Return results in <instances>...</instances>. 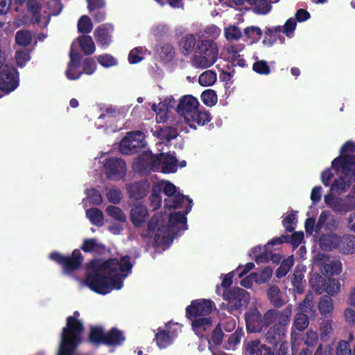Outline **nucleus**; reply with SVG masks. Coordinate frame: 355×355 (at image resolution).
<instances>
[{"instance_id":"obj_1","label":"nucleus","mask_w":355,"mask_h":355,"mask_svg":"<svg viewBox=\"0 0 355 355\" xmlns=\"http://www.w3.org/2000/svg\"><path fill=\"white\" fill-rule=\"evenodd\" d=\"M128 255L119 259H92L87 264L85 284L96 293L105 295L113 288L119 290L123 286V278L131 272L132 263Z\"/></svg>"},{"instance_id":"obj_2","label":"nucleus","mask_w":355,"mask_h":355,"mask_svg":"<svg viewBox=\"0 0 355 355\" xmlns=\"http://www.w3.org/2000/svg\"><path fill=\"white\" fill-rule=\"evenodd\" d=\"M80 315L78 311L73 315L67 318V325L62 329L61 341L58 355H73L74 351L81 343L80 335L84 330L83 323L77 319Z\"/></svg>"},{"instance_id":"obj_3","label":"nucleus","mask_w":355,"mask_h":355,"mask_svg":"<svg viewBox=\"0 0 355 355\" xmlns=\"http://www.w3.org/2000/svg\"><path fill=\"white\" fill-rule=\"evenodd\" d=\"M218 46L213 39L199 37L191 63L196 69H207L218 60Z\"/></svg>"},{"instance_id":"obj_4","label":"nucleus","mask_w":355,"mask_h":355,"mask_svg":"<svg viewBox=\"0 0 355 355\" xmlns=\"http://www.w3.org/2000/svg\"><path fill=\"white\" fill-rule=\"evenodd\" d=\"M293 311V306L288 305L282 311L276 310V316L274 320V324L269 327L265 334L266 340L276 347L278 345H286L284 339L286 336L287 326L291 321Z\"/></svg>"},{"instance_id":"obj_5","label":"nucleus","mask_w":355,"mask_h":355,"mask_svg":"<svg viewBox=\"0 0 355 355\" xmlns=\"http://www.w3.org/2000/svg\"><path fill=\"white\" fill-rule=\"evenodd\" d=\"M331 166L336 171L342 169L344 176L334 180L331 191H345L351 183L355 182V155H340L332 161Z\"/></svg>"},{"instance_id":"obj_6","label":"nucleus","mask_w":355,"mask_h":355,"mask_svg":"<svg viewBox=\"0 0 355 355\" xmlns=\"http://www.w3.org/2000/svg\"><path fill=\"white\" fill-rule=\"evenodd\" d=\"M154 235V245L170 244L174 239V232L170 225L162 223V217L155 214L149 220L147 229L141 233L143 239H150Z\"/></svg>"},{"instance_id":"obj_7","label":"nucleus","mask_w":355,"mask_h":355,"mask_svg":"<svg viewBox=\"0 0 355 355\" xmlns=\"http://www.w3.org/2000/svg\"><path fill=\"white\" fill-rule=\"evenodd\" d=\"M276 313V309H268L263 315L257 308L250 309L244 315L248 332H260L264 327L273 324Z\"/></svg>"},{"instance_id":"obj_8","label":"nucleus","mask_w":355,"mask_h":355,"mask_svg":"<svg viewBox=\"0 0 355 355\" xmlns=\"http://www.w3.org/2000/svg\"><path fill=\"white\" fill-rule=\"evenodd\" d=\"M223 297L227 303H223L221 309L227 311L230 313H234L235 311L246 306L249 303L250 295L244 289L239 287H233L231 289L223 291Z\"/></svg>"},{"instance_id":"obj_9","label":"nucleus","mask_w":355,"mask_h":355,"mask_svg":"<svg viewBox=\"0 0 355 355\" xmlns=\"http://www.w3.org/2000/svg\"><path fill=\"white\" fill-rule=\"evenodd\" d=\"M49 259L60 265L65 274H69L80 269L84 259L78 249L74 250L71 255L67 256L54 251L49 254Z\"/></svg>"},{"instance_id":"obj_10","label":"nucleus","mask_w":355,"mask_h":355,"mask_svg":"<svg viewBox=\"0 0 355 355\" xmlns=\"http://www.w3.org/2000/svg\"><path fill=\"white\" fill-rule=\"evenodd\" d=\"M145 146L144 134L141 131L130 132L124 137L119 144V150L123 155L138 153Z\"/></svg>"},{"instance_id":"obj_11","label":"nucleus","mask_w":355,"mask_h":355,"mask_svg":"<svg viewBox=\"0 0 355 355\" xmlns=\"http://www.w3.org/2000/svg\"><path fill=\"white\" fill-rule=\"evenodd\" d=\"M214 306V303L211 300H192L191 304L186 308V317L189 320L198 317H207L211 313Z\"/></svg>"},{"instance_id":"obj_12","label":"nucleus","mask_w":355,"mask_h":355,"mask_svg":"<svg viewBox=\"0 0 355 355\" xmlns=\"http://www.w3.org/2000/svg\"><path fill=\"white\" fill-rule=\"evenodd\" d=\"M17 70L9 65H6L0 73V98L3 94H8L18 87Z\"/></svg>"},{"instance_id":"obj_13","label":"nucleus","mask_w":355,"mask_h":355,"mask_svg":"<svg viewBox=\"0 0 355 355\" xmlns=\"http://www.w3.org/2000/svg\"><path fill=\"white\" fill-rule=\"evenodd\" d=\"M104 170L108 179L119 180L126 174V164L121 158L109 157L105 160Z\"/></svg>"},{"instance_id":"obj_14","label":"nucleus","mask_w":355,"mask_h":355,"mask_svg":"<svg viewBox=\"0 0 355 355\" xmlns=\"http://www.w3.org/2000/svg\"><path fill=\"white\" fill-rule=\"evenodd\" d=\"M324 202L336 214L343 215L354 210L349 196L342 198L328 194L324 196Z\"/></svg>"},{"instance_id":"obj_15","label":"nucleus","mask_w":355,"mask_h":355,"mask_svg":"<svg viewBox=\"0 0 355 355\" xmlns=\"http://www.w3.org/2000/svg\"><path fill=\"white\" fill-rule=\"evenodd\" d=\"M311 301L308 300V296L300 304L299 310L300 312L297 313L295 315L293 326L292 332L293 334L294 329L299 331H303L305 330L309 324V318L304 313L307 311V309L311 306Z\"/></svg>"},{"instance_id":"obj_16","label":"nucleus","mask_w":355,"mask_h":355,"mask_svg":"<svg viewBox=\"0 0 355 355\" xmlns=\"http://www.w3.org/2000/svg\"><path fill=\"white\" fill-rule=\"evenodd\" d=\"M243 352L245 355H275V350L263 344L259 339L245 342Z\"/></svg>"},{"instance_id":"obj_17","label":"nucleus","mask_w":355,"mask_h":355,"mask_svg":"<svg viewBox=\"0 0 355 355\" xmlns=\"http://www.w3.org/2000/svg\"><path fill=\"white\" fill-rule=\"evenodd\" d=\"M126 189L130 198L139 200L148 195L150 189V183L147 180L133 182L126 184Z\"/></svg>"},{"instance_id":"obj_18","label":"nucleus","mask_w":355,"mask_h":355,"mask_svg":"<svg viewBox=\"0 0 355 355\" xmlns=\"http://www.w3.org/2000/svg\"><path fill=\"white\" fill-rule=\"evenodd\" d=\"M114 26L109 23L101 24L96 28L94 36L97 44L103 48L107 47L112 42V33Z\"/></svg>"},{"instance_id":"obj_19","label":"nucleus","mask_w":355,"mask_h":355,"mask_svg":"<svg viewBox=\"0 0 355 355\" xmlns=\"http://www.w3.org/2000/svg\"><path fill=\"white\" fill-rule=\"evenodd\" d=\"M199 103L195 97L191 95H185L182 96L176 107V112L182 116L185 119V116H189L191 113L198 108Z\"/></svg>"},{"instance_id":"obj_20","label":"nucleus","mask_w":355,"mask_h":355,"mask_svg":"<svg viewBox=\"0 0 355 355\" xmlns=\"http://www.w3.org/2000/svg\"><path fill=\"white\" fill-rule=\"evenodd\" d=\"M210 114L207 111H200L197 108L191 115L185 116V123L193 129H196L197 125H204L211 121Z\"/></svg>"},{"instance_id":"obj_21","label":"nucleus","mask_w":355,"mask_h":355,"mask_svg":"<svg viewBox=\"0 0 355 355\" xmlns=\"http://www.w3.org/2000/svg\"><path fill=\"white\" fill-rule=\"evenodd\" d=\"M148 215L146 207L139 205L131 209L130 218L135 227H141L146 222Z\"/></svg>"},{"instance_id":"obj_22","label":"nucleus","mask_w":355,"mask_h":355,"mask_svg":"<svg viewBox=\"0 0 355 355\" xmlns=\"http://www.w3.org/2000/svg\"><path fill=\"white\" fill-rule=\"evenodd\" d=\"M188 205L185 206V210L184 211H176L173 214H171L168 217V223L167 225H170V228L173 230L176 225L179 224H183L187 228V217L186 215L189 213L192 207V200L187 198Z\"/></svg>"},{"instance_id":"obj_23","label":"nucleus","mask_w":355,"mask_h":355,"mask_svg":"<svg viewBox=\"0 0 355 355\" xmlns=\"http://www.w3.org/2000/svg\"><path fill=\"white\" fill-rule=\"evenodd\" d=\"M198 41L194 34L188 33L184 35L178 43L179 49L182 55L188 56L193 51L197 46Z\"/></svg>"},{"instance_id":"obj_24","label":"nucleus","mask_w":355,"mask_h":355,"mask_svg":"<svg viewBox=\"0 0 355 355\" xmlns=\"http://www.w3.org/2000/svg\"><path fill=\"white\" fill-rule=\"evenodd\" d=\"M104 345L107 346H120L125 340L123 333L116 327H112L105 333Z\"/></svg>"},{"instance_id":"obj_25","label":"nucleus","mask_w":355,"mask_h":355,"mask_svg":"<svg viewBox=\"0 0 355 355\" xmlns=\"http://www.w3.org/2000/svg\"><path fill=\"white\" fill-rule=\"evenodd\" d=\"M340 242L341 237L336 234H323L319 240L320 247L325 251H330L340 248Z\"/></svg>"},{"instance_id":"obj_26","label":"nucleus","mask_w":355,"mask_h":355,"mask_svg":"<svg viewBox=\"0 0 355 355\" xmlns=\"http://www.w3.org/2000/svg\"><path fill=\"white\" fill-rule=\"evenodd\" d=\"M282 31V26H281L267 28L262 43L268 46H272L277 40H280L283 43L284 37L281 35Z\"/></svg>"},{"instance_id":"obj_27","label":"nucleus","mask_w":355,"mask_h":355,"mask_svg":"<svg viewBox=\"0 0 355 355\" xmlns=\"http://www.w3.org/2000/svg\"><path fill=\"white\" fill-rule=\"evenodd\" d=\"M267 296L270 304L275 308H281L286 304V301L284 299L279 288L276 285L270 286L267 290Z\"/></svg>"},{"instance_id":"obj_28","label":"nucleus","mask_w":355,"mask_h":355,"mask_svg":"<svg viewBox=\"0 0 355 355\" xmlns=\"http://www.w3.org/2000/svg\"><path fill=\"white\" fill-rule=\"evenodd\" d=\"M213 321L210 317L196 318L192 321V329L198 336H202L205 332L209 331Z\"/></svg>"},{"instance_id":"obj_29","label":"nucleus","mask_w":355,"mask_h":355,"mask_svg":"<svg viewBox=\"0 0 355 355\" xmlns=\"http://www.w3.org/2000/svg\"><path fill=\"white\" fill-rule=\"evenodd\" d=\"M164 153L153 155L150 153H144L138 157L139 162H144V164L150 166L151 168H155L160 164H162Z\"/></svg>"},{"instance_id":"obj_30","label":"nucleus","mask_w":355,"mask_h":355,"mask_svg":"<svg viewBox=\"0 0 355 355\" xmlns=\"http://www.w3.org/2000/svg\"><path fill=\"white\" fill-rule=\"evenodd\" d=\"M105 336V333L104 332L103 327H91L88 336V341L96 346L104 345Z\"/></svg>"},{"instance_id":"obj_31","label":"nucleus","mask_w":355,"mask_h":355,"mask_svg":"<svg viewBox=\"0 0 355 355\" xmlns=\"http://www.w3.org/2000/svg\"><path fill=\"white\" fill-rule=\"evenodd\" d=\"M85 252H96L101 254L105 252V246L102 243H98L96 239H86L80 247Z\"/></svg>"},{"instance_id":"obj_32","label":"nucleus","mask_w":355,"mask_h":355,"mask_svg":"<svg viewBox=\"0 0 355 355\" xmlns=\"http://www.w3.org/2000/svg\"><path fill=\"white\" fill-rule=\"evenodd\" d=\"M157 52L161 60L165 63L171 62L176 54L174 46L170 43L162 44Z\"/></svg>"},{"instance_id":"obj_33","label":"nucleus","mask_w":355,"mask_h":355,"mask_svg":"<svg viewBox=\"0 0 355 355\" xmlns=\"http://www.w3.org/2000/svg\"><path fill=\"white\" fill-rule=\"evenodd\" d=\"M79 46L85 55H92L95 51V44L91 36L81 35L78 37Z\"/></svg>"},{"instance_id":"obj_34","label":"nucleus","mask_w":355,"mask_h":355,"mask_svg":"<svg viewBox=\"0 0 355 355\" xmlns=\"http://www.w3.org/2000/svg\"><path fill=\"white\" fill-rule=\"evenodd\" d=\"M86 216L89 219L91 223L97 227H102L104 222V216L103 211L95 207L89 208L86 210Z\"/></svg>"},{"instance_id":"obj_35","label":"nucleus","mask_w":355,"mask_h":355,"mask_svg":"<svg viewBox=\"0 0 355 355\" xmlns=\"http://www.w3.org/2000/svg\"><path fill=\"white\" fill-rule=\"evenodd\" d=\"M187 198L182 193H178L170 198L164 200L165 207L169 209H180L183 207V205L187 202L188 203Z\"/></svg>"},{"instance_id":"obj_36","label":"nucleus","mask_w":355,"mask_h":355,"mask_svg":"<svg viewBox=\"0 0 355 355\" xmlns=\"http://www.w3.org/2000/svg\"><path fill=\"white\" fill-rule=\"evenodd\" d=\"M340 251L344 254L355 252V236L347 234L341 237Z\"/></svg>"},{"instance_id":"obj_37","label":"nucleus","mask_w":355,"mask_h":355,"mask_svg":"<svg viewBox=\"0 0 355 355\" xmlns=\"http://www.w3.org/2000/svg\"><path fill=\"white\" fill-rule=\"evenodd\" d=\"M162 192V184L157 183L153 185L150 195V205L153 209H157L162 205L161 193Z\"/></svg>"},{"instance_id":"obj_38","label":"nucleus","mask_w":355,"mask_h":355,"mask_svg":"<svg viewBox=\"0 0 355 355\" xmlns=\"http://www.w3.org/2000/svg\"><path fill=\"white\" fill-rule=\"evenodd\" d=\"M154 340L160 349L166 348L171 343L169 333L161 327L157 329Z\"/></svg>"},{"instance_id":"obj_39","label":"nucleus","mask_w":355,"mask_h":355,"mask_svg":"<svg viewBox=\"0 0 355 355\" xmlns=\"http://www.w3.org/2000/svg\"><path fill=\"white\" fill-rule=\"evenodd\" d=\"M244 335L242 328H237L234 333L230 334L225 341L223 347L226 349H234L240 343L241 338Z\"/></svg>"},{"instance_id":"obj_40","label":"nucleus","mask_w":355,"mask_h":355,"mask_svg":"<svg viewBox=\"0 0 355 355\" xmlns=\"http://www.w3.org/2000/svg\"><path fill=\"white\" fill-rule=\"evenodd\" d=\"M28 11L32 14V21L34 24H40L41 22V6L37 0H28L26 3Z\"/></svg>"},{"instance_id":"obj_41","label":"nucleus","mask_w":355,"mask_h":355,"mask_svg":"<svg viewBox=\"0 0 355 355\" xmlns=\"http://www.w3.org/2000/svg\"><path fill=\"white\" fill-rule=\"evenodd\" d=\"M318 309L321 315L325 317L331 314L334 310L333 300L331 297L328 295L322 296L319 301Z\"/></svg>"},{"instance_id":"obj_42","label":"nucleus","mask_w":355,"mask_h":355,"mask_svg":"<svg viewBox=\"0 0 355 355\" xmlns=\"http://www.w3.org/2000/svg\"><path fill=\"white\" fill-rule=\"evenodd\" d=\"M178 160L175 157L171 155H166L163 157L162 172L164 173H171L176 171Z\"/></svg>"},{"instance_id":"obj_43","label":"nucleus","mask_w":355,"mask_h":355,"mask_svg":"<svg viewBox=\"0 0 355 355\" xmlns=\"http://www.w3.org/2000/svg\"><path fill=\"white\" fill-rule=\"evenodd\" d=\"M78 31L83 35L89 33L93 28V24L87 15H82L77 24Z\"/></svg>"},{"instance_id":"obj_44","label":"nucleus","mask_w":355,"mask_h":355,"mask_svg":"<svg viewBox=\"0 0 355 355\" xmlns=\"http://www.w3.org/2000/svg\"><path fill=\"white\" fill-rule=\"evenodd\" d=\"M326 278L319 274H314L309 280L312 289L318 294L322 293V288L325 285Z\"/></svg>"},{"instance_id":"obj_45","label":"nucleus","mask_w":355,"mask_h":355,"mask_svg":"<svg viewBox=\"0 0 355 355\" xmlns=\"http://www.w3.org/2000/svg\"><path fill=\"white\" fill-rule=\"evenodd\" d=\"M293 263L294 260L292 257L284 259L276 270V277L279 279L285 277L293 266Z\"/></svg>"},{"instance_id":"obj_46","label":"nucleus","mask_w":355,"mask_h":355,"mask_svg":"<svg viewBox=\"0 0 355 355\" xmlns=\"http://www.w3.org/2000/svg\"><path fill=\"white\" fill-rule=\"evenodd\" d=\"M216 81V73L211 70H207L202 73L198 78L200 85L207 87L212 85Z\"/></svg>"},{"instance_id":"obj_47","label":"nucleus","mask_w":355,"mask_h":355,"mask_svg":"<svg viewBox=\"0 0 355 355\" xmlns=\"http://www.w3.org/2000/svg\"><path fill=\"white\" fill-rule=\"evenodd\" d=\"M106 214L114 218L115 220L121 223H125L126 221V216L123 212L122 209L114 205H109L105 209Z\"/></svg>"},{"instance_id":"obj_48","label":"nucleus","mask_w":355,"mask_h":355,"mask_svg":"<svg viewBox=\"0 0 355 355\" xmlns=\"http://www.w3.org/2000/svg\"><path fill=\"white\" fill-rule=\"evenodd\" d=\"M32 41V35L27 30H20L16 33L15 42L21 46H28Z\"/></svg>"},{"instance_id":"obj_49","label":"nucleus","mask_w":355,"mask_h":355,"mask_svg":"<svg viewBox=\"0 0 355 355\" xmlns=\"http://www.w3.org/2000/svg\"><path fill=\"white\" fill-rule=\"evenodd\" d=\"M353 340L352 335H350L348 340H340L336 347V355H353L350 343Z\"/></svg>"},{"instance_id":"obj_50","label":"nucleus","mask_w":355,"mask_h":355,"mask_svg":"<svg viewBox=\"0 0 355 355\" xmlns=\"http://www.w3.org/2000/svg\"><path fill=\"white\" fill-rule=\"evenodd\" d=\"M340 290V283L337 279L326 278L325 285L322 288V293L325 292L329 295H334Z\"/></svg>"},{"instance_id":"obj_51","label":"nucleus","mask_w":355,"mask_h":355,"mask_svg":"<svg viewBox=\"0 0 355 355\" xmlns=\"http://www.w3.org/2000/svg\"><path fill=\"white\" fill-rule=\"evenodd\" d=\"M262 31L259 27L250 26L244 29V35L252 40V42H258L262 36Z\"/></svg>"},{"instance_id":"obj_52","label":"nucleus","mask_w":355,"mask_h":355,"mask_svg":"<svg viewBox=\"0 0 355 355\" xmlns=\"http://www.w3.org/2000/svg\"><path fill=\"white\" fill-rule=\"evenodd\" d=\"M201 100L207 106L211 107L217 102V95L213 89H206L201 94Z\"/></svg>"},{"instance_id":"obj_53","label":"nucleus","mask_w":355,"mask_h":355,"mask_svg":"<svg viewBox=\"0 0 355 355\" xmlns=\"http://www.w3.org/2000/svg\"><path fill=\"white\" fill-rule=\"evenodd\" d=\"M333 330L332 320L327 319L322 321L320 324V338L325 341L329 337Z\"/></svg>"},{"instance_id":"obj_54","label":"nucleus","mask_w":355,"mask_h":355,"mask_svg":"<svg viewBox=\"0 0 355 355\" xmlns=\"http://www.w3.org/2000/svg\"><path fill=\"white\" fill-rule=\"evenodd\" d=\"M224 337V333L221 329L220 324L218 323L213 329L211 337L207 340H210L215 346H219L222 344Z\"/></svg>"},{"instance_id":"obj_55","label":"nucleus","mask_w":355,"mask_h":355,"mask_svg":"<svg viewBox=\"0 0 355 355\" xmlns=\"http://www.w3.org/2000/svg\"><path fill=\"white\" fill-rule=\"evenodd\" d=\"M250 5L254 6V10L258 14L266 15L271 10V5L268 0H255L254 3Z\"/></svg>"},{"instance_id":"obj_56","label":"nucleus","mask_w":355,"mask_h":355,"mask_svg":"<svg viewBox=\"0 0 355 355\" xmlns=\"http://www.w3.org/2000/svg\"><path fill=\"white\" fill-rule=\"evenodd\" d=\"M151 32L157 40H159L168 36L169 28L164 24H159L153 27Z\"/></svg>"},{"instance_id":"obj_57","label":"nucleus","mask_w":355,"mask_h":355,"mask_svg":"<svg viewBox=\"0 0 355 355\" xmlns=\"http://www.w3.org/2000/svg\"><path fill=\"white\" fill-rule=\"evenodd\" d=\"M225 35L227 40H238L242 35L241 30L236 26H229L226 28Z\"/></svg>"},{"instance_id":"obj_58","label":"nucleus","mask_w":355,"mask_h":355,"mask_svg":"<svg viewBox=\"0 0 355 355\" xmlns=\"http://www.w3.org/2000/svg\"><path fill=\"white\" fill-rule=\"evenodd\" d=\"M143 59L142 47H136L130 51L128 55V61L130 64H137Z\"/></svg>"},{"instance_id":"obj_59","label":"nucleus","mask_w":355,"mask_h":355,"mask_svg":"<svg viewBox=\"0 0 355 355\" xmlns=\"http://www.w3.org/2000/svg\"><path fill=\"white\" fill-rule=\"evenodd\" d=\"M15 60L18 66L22 67L30 60V53L27 49L17 51L15 53Z\"/></svg>"},{"instance_id":"obj_60","label":"nucleus","mask_w":355,"mask_h":355,"mask_svg":"<svg viewBox=\"0 0 355 355\" xmlns=\"http://www.w3.org/2000/svg\"><path fill=\"white\" fill-rule=\"evenodd\" d=\"M252 69L256 73L261 75H268L270 72V67L265 60H259L254 62Z\"/></svg>"},{"instance_id":"obj_61","label":"nucleus","mask_w":355,"mask_h":355,"mask_svg":"<svg viewBox=\"0 0 355 355\" xmlns=\"http://www.w3.org/2000/svg\"><path fill=\"white\" fill-rule=\"evenodd\" d=\"M272 269L270 266L265 267L260 272L257 273L256 283L263 284L267 282L272 277Z\"/></svg>"},{"instance_id":"obj_62","label":"nucleus","mask_w":355,"mask_h":355,"mask_svg":"<svg viewBox=\"0 0 355 355\" xmlns=\"http://www.w3.org/2000/svg\"><path fill=\"white\" fill-rule=\"evenodd\" d=\"M286 243H290L293 248H297L304 239L302 232H295L291 235L286 234Z\"/></svg>"},{"instance_id":"obj_63","label":"nucleus","mask_w":355,"mask_h":355,"mask_svg":"<svg viewBox=\"0 0 355 355\" xmlns=\"http://www.w3.org/2000/svg\"><path fill=\"white\" fill-rule=\"evenodd\" d=\"M304 344L309 347H314L318 343V334L313 330L307 331L304 341Z\"/></svg>"},{"instance_id":"obj_64","label":"nucleus","mask_w":355,"mask_h":355,"mask_svg":"<svg viewBox=\"0 0 355 355\" xmlns=\"http://www.w3.org/2000/svg\"><path fill=\"white\" fill-rule=\"evenodd\" d=\"M87 197L95 205H99L103 202L101 193L96 189L92 188L87 191Z\"/></svg>"}]
</instances>
